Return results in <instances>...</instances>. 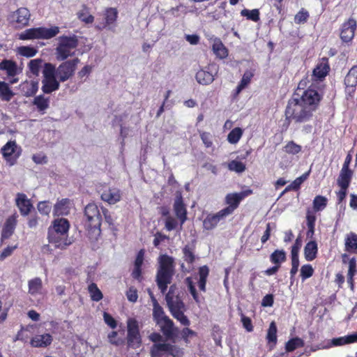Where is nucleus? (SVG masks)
Returning a JSON list of instances; mask_svg holds the SVG:
<instances>
[{
	"mask_svg": "<svg viewBox=\"0 0 357 357\" xmlns=\"http://www.w3.org/2000/svg\"><path fill=\"white\" fill-rule=\"evenodd\" d=\"M356 262L354 258H352L349 261V270L347 278H353L356 273Z\"/></svg>",
	"mask_w": 357,
	"mask_h": 357,
	"instance_id": "60",
	"label": "nucleus"
},
{
	"mask_svg": "<svg viewBox=\"0 0 357 357\" xmlns=\"http://www.w3.org/2000/svg\"><path fill=\"white\" fill-rule=\"evenodd\" d=\"M33 105L39 111H44L49 107V99L42 95L38 96L33 100Z\"/></svg>",
	"mask_w": 357,
	"mask_h": 357,
	"instance_id": "43",
	"label": "nucleus"
},
{
	"mask_svg": "<svg viewBox=\"0 0 357 357\" xmlns=\"http://www.w3.org/2000/svg\"><path fill=\"white\" fill-rule=\"evenodd\" d=\"M355 342H357V334H352L347 336L333 338L328 344L322 346L321 347L313 348L312 349V351H315L319 349H328L331 347L342 346L347 344L353 343Z\"/></svg>",
	"mask_w": 357,
	"mask_h": 357,
	"instance_id": "20",
	"label": "nucleus"
},
{
	"mask_svg": "<svg viewBox=\"0 0 357 357\" xmlns=\"http://www.w3.org/2000/svg\"><path fill=\"white\" fill-rule=\"evenodd\" d=\"M48 239L51 245L59 249H65L70 244L68 236L48 231Z\"/></svg>",
	"mask_w": 357,
	"mask_h": 357,
	"instance_id": "17",
	"label": "nucleus"
},
{
	"mask_svg": "<svg viewBox=\"0 0 357 357\" xmlns=\"http://www.w3.org/2000/svg\"><path fill=\"white\" fill-rule=\"evenodd\" d=\"M15 202L16 205L22 215L26 216L30 213L33 206L26 195L23 193H18L17 195Z\"/></svg>",
	"mask_w": 357,
	"mask_h": 357,
	"instance_id": "23",
	"label": "nucleus"
},
{
	"mask_svg": "<svg viewBox=\"0 0 357 357\" xmlns=\"http://www.w3.org/2000/svg\"><path fill=\"white\" fill-rule=\"evenodd\" d=\"M88 289L93 301H99L102 298V294L96 284L91 283Z\"/></svg>",
	"mask_w": 357,
	"mask_h": 357,
	"instance_id": "47",
	"label": "nucleus"
},
{
	"mask_svg": "<svg viewBox=\"0 0 357 357\" xmlns=\"http://www.w3.org/2000/svg\"><path fill=\"white\" fill-rule=\"evenodd\" d=\"M79 61V59L76 58L64 61L57 68H55V75L59 80L63 82L70 79L74 75Z\"/></svg>",
	"mask_w": 357,
	"mask_h": 357,
	"instance_id": "8",
	"label": "nucleus"
},
{
	"mask_svg": "<svg viewBox=\"0 0 357 357\" xmlns=\"http://www.w3.org/2000/svg\"><path fill=\"white\" fill-rule=\"evenodd\" d=\"M17 214H13L6 220L1 231V239H8L13 234L17 225Z\"/></svg>",
	"mask_w": 357,
	"mask_h": 357,
	"instance_id": "24",
	"label": "nucleus"
},
{
	"mask_svg": "<svg viewBox=\"0 0 357 357\" xmlns=\"http://www.w3.org/2000/svg\"><path fill=\"white\" fill-rule=\"evenodd\" d=\"M0 69L5 70L8 77H13L18 73V69L15 62L4 60L0 63Z\"/></svg>",
	"mask_w": 357,
	"mask_h": 357,
	"instance_id": "34",
	"label": "nucleus"
},
{
	"mask_svg": "<svg viewBox=\"0 0 357 357\" xmlns=\"http://www.w3.org/2000/svg\"><path fill=\"white\" fill-rule=\"evenodd\" d=\"M345 250L349 252H357V235L353 232L347 235L345 238Z\"/></svg>",
	"mask_w": 357,
	"mask_h": 357,
	"instance_id": "36",
	"label": "nucleus"
},
{
	"mask_svg": "<svg viewBox=\"0 0 357 357\" xmlns=\"http://www.w3.org/2000/svg\"><path fill=\"white\" fill-rule=\"evenodd\" d=\"M252 193L251 190H246L240 192L229 193L225 197V204L228 206L222 209V211L229 216L232 214L236 208H238L240 202Z\"/></svg>",
	"mask_w": 357,
	"mask_h": 357,
	"instance_id": "7",
	"label": "nucleus"
},
{
	"mask_svg": "<svg viewBox=\"0 0 357 357\" xmlns=\"http://www.w3.org/2000/svg\"><path fill=\"white\" fill-rule=\"evenodd\" d=\"M302 148L293 141L289 142L284 147V150L289 154L295 155L301 152Z\"/></svg>",
	"mask_w": 357,
	"mask_h": 357,
	"instance_id": "51",
	"label": "nucleus"
},
{
	"mask_svg": "<svg viewBox=\"0 0 357 357\" xmlns=\"http://www.w3.org/2000/svg\"><path fill=\"white\" fill-rule=\"evenodd\" d=\"M195 78L199 84L208 85L213 82L214 75L208 70L202 69L196 73Z\"/></svg>",
	"mask_w": 357,
	"mask_h": 357,
	"instance_id": "31",
	"label": "nucleus"
},
{
	"mask_svg": "<svg viewBox=\"0 0 357 357\" xmlns=\"http://www.w3.org/2000/svg\"><path fill=\"white\" fill-rule=\"evenodd\" d=\"M84 214L91 227L100 228L101 218L98 208L95 204H89L85 207Z\"/></svg>",
	"mask_w": 357,
	"mask_h": 357,
	"instance_id": "14",
	"label": "nucleus"
},
{
	"mask_svg": "<svg viewBox=\"0 0 357 357\" xmlns=\"http://www.w3.org/2000/svg\"><path fill=\"white\" fill-rule=\"evenodd\" d=\"M243 135V131L240 128H235L228 135L227 139L231 144L237 143Z\"/></svg>",
	"mask_w": 357,
	"mask_h": 357,
	"instance_id": "50",
	"label": "nucleus"
},
{
	"mask_svg": "<svg viewBox=\"0 0 357 357\" xmlns=\"http://www.w3.org/2000/svg\"><path fill=\"white\" fill-rule=\"evenodd\" d=\"M121 195L119 189L114 187L106 188L101 193V199L109 204H115L121 200Z\"/></svg>",
	"mask_w": 357,
	"mask_h": 357,
	"instance_id": "18",
	"label": "nucleus"
},
{
	"mask_svg": "<svg viewBox=\"0 0 357 357\" xmlns=\"http://www.w3.org/2000/svg\"><path fill=\"white\" fill-rule=\"evenodd\" d=\"M78 46V40L75 36H62L59 37L55 48V56L58 61H64L73 56Z\"/></svg>",
	"mask_w": 357,
	"mask_h": 357,
	"instance_id": "3",
	"label": "nucleus"
},
{
	"mask_svg": "<svg viewBox=\"0 0 357 357\" xmlns=\"http://www.w3.org/2000/svg\"><path fill=\"white\" fill-rule=\"evenodd\" d=\"M52 337L50 334L38 335L31 340V344L34 347H46L52 343Z\"/></svg>",
	"mask_w": 357,
	"mask_h": 357,
	"instance_id": "28",
	"label": "nucleus"
},
{
	"mask_svg": "<svg viewBox=\"0 0 357 357\" xmlns=\"http://www.w3.org/2000/svg\"><path fill=\"white\" fill-rule=\"evenodd\" d=\"M309 172H306L301 175V176L296 178L290 185H289L281 193L280 197L282 196L286 192H288L291 190H298L301 185L307 178L309 176Z\"/></svg>",
	"mask_w": 357,
	"mask_h": 357,
	"instance_id": "40",
	"label": "nucleus"
},
{
	"mask_svg": "<svg viewBox=\"0 0 357 357\" xmlns=\"http://www.w3.org/2000/svg\"><path fill=\"white\" fill-rule=\"evenodd\" d=\"M185 282L188 285V288L191 295L192 296L194 300L195 301V302L197 304H200V303L202 301L201 298L197 293V291L195 289V286L193 285L192 280L190 278H186Z\"/></svg>",
	"mask_w": 357,
	"mask_h": 357,
	"instance_id": "54",
	"label": "nucleus"
},
{
	"mask_svg": "<svg viewBox=\"0 0 357 357\" xmlns=\"http://www.w3.org/2000/svg\"><path fill=\"white\" fill-rule=\"evenodd\" d=\"M103 319L105 322L112 328H115L116 327V321L109 314L104 312Z\"/></svg>",
	"mask_w": 357,
	"mask_h": 357,
	"instance_id": "64",
	"label": "nucleus"
},
{
	"mask_svg": "<svg viewBox=\"0 0 357 357\" xmlns=\"http://www.w3.org/2000/svg\"><path fill=\"white\" fill-rule=\"evenodd\" d=\"M314 269L310 264L303 265L301 268V275L303 280H305L312 275Z\"/></svg>",
	"mask_w": 357,
	"mask_h": 357,
	"instance_id": "57",
	"label": "nucleus"
},
{
	"mask_svg": "<svg viewBox=\"0 0 357 357\" xmlns=\"http://www.w3.org/2000/svg\"><path fill=\"white\" fill-rule=\"evenodd\" d=\"M158 262L156 281L159 289L164 293L174 274V259L167 255H162L160 256Z\"/></svg>",
	"mask_w": 357,
	"mask_h": 357,
	"instance_id": "2",
	"label": "nucleus"
},
{
	"mask_svg": "<svg viewBox=\"0 0 357 357\" xmlns=\"http://www.w3.org/2000/svg\"><path fill=\"white\" fill-rule=\"evenodd\" d=\"M266 340L271 348H273L277 342V327L274 321L270 324L266 335Z\"/></svg>",
	"mask_w": 357,
	"mask_h": 357,
	"instance_id": "39",
	"label": "nucleus"
},
{
	"mask_svg": "<svg viewBox=\"0 0 357 357\" xmlns=\"http://www.w3.org/2000/svg\"><path fill=\"white\" fill-rule=\"evenodd\" d=\"M157 324L160 327L162 331L165 335L170 336L173 334L174 324L168 317L160 321Z\"/></svg>",
	"mask_w": 357,
	"mask_h": 357,
	"instance_id": "37",
	"label": "nucleus"
},
{
	"mask_svg": "<svg viewBox=\"0 0 357 357\" xmlns=\"http://www.w3.org/2000/svg\"><path fill=\"white\" fill-rule=\"evenodd\" d=\"M170 354L174 357H180L183 354L182 350L170 344H155L151 349L153 357H159L163 354Z\"/></svg>",
	"mask_w": 357,
	"mask_h": 357,
	"instance_id": "11",
	"label": "nucleus"
},
{
	"mask_svg": "<svg viewBox=\"0 0 357 357\" xmlns=\"http://www.w3.org/2000/svg\"><path fill=\"white\" fill-rule=\"evenodd\" d=\"M314 111L292 97L288 102L285 110L286 119L295 123H305L310 121Z\"/></svg>",
	"mask_w": 357,
	"mask_h": 357,
	"instance_id": "1",
	"label": "nucleus"
},
{
	"mask_svg": "<svg viewBox=\"0 0 357 357\" xmlns=\"http://www.w3.org/2000/svg\"><path fill=\"white\" fill-rule=\"evenodd\" d=\"M118 17V11L114 8H107L103 14L102 22L97 24L96 28L99 30L108 29L114 31Z\"/></svg>",
	"mask_w": 357,
	"mask_h": 357,
	"instance_id": "12",
	"label": "nucleus"
},
{
	"mask_svg": "<svg viewBox=\"0 0 357 357\" xmlns=\"http://www.w3.org/2000/svg\"><path fill=\"white\" fill-rule=\"evenodd\" d=\"M318 251L317 244L314 241L308 242L304 248L305 258L307 261H311L317 257Z\"/></svg>",
	"mask_w": 357,
	"mask_h": 357,
	"instance_id": "33",
	"label": "nucleus"
},
{
	"mask_svg": "<svg viewBox=\"0 0 357 357\" xmlns=\"http://www.w3.org/2000/svg\"><path fill=\"white\" fill-rule=\"evenodd\" d=\"M241 15L245 17L248 20L255 22L259 20V11L258 9H243L241 11Z\"/></svg>",
	"mask_w": 357,
	"mask_h": 357,
	"instance_id": "44",
	"label": "nucleus"
},
{
	"mask_svg": "<svg viewBox=\"0 0 357 357\" xmlns=\"http://www.w3.org/2000/svg\"><path fill=\"white\" fill-rule=\"evenodd\" d=\"M42 91L45 93H51L59 89V80L55 75V66L52 63L45 64L43 70Z\"/></svg>",
	"mask_w": 357,
	"mask_h": 357,
	"instance_id": "6",
	"label": "nucleus"
},
{
	"mask_svg": "<svg viewBox=\"0 0 357 357\" xmlns=\"http://www.w3.org/2000/svg\"><path fill=\"white\" fill-rule=\"evenodd\" d=\"M228 168L231 171H234L237 173H241L245 171V165L242 162L237 160H231L228 164Z\"/></svg>",
	"mask_w": 357,
	"mask_h": 357,
	"instance_id": "52",
	"label": "nucleus"
},
{
	"mask_svg": "<svg viewBox=\"0 0 357 357\" xmlns=\"http://www.w3.org/2000/svg\"><path fill=\"white\" fill-rule=\"evenodd\" d=\"M166 301L170 312L183 310L184 304L178 296H174L169 292L166 295Z\"/></svg>",
	"mask_w": 357,
	"mask_h": 357,
	"instance_id": "29",
	"label": "nucleus"
},
{
	"mask_svg": "<svg viewBox=\"0 0 357 357\" xmlns=\"http://www.w3.org/2000/svg\"><path fill=\"white\" fill-rule=\"evenodd\" d=\"M327 199L323 196H317L313 200V208L315 211H320L325 208Z\"/></svg>",
	"mask_w": 357,
	"mask_h": 357,
	"instance_id": "48",
	"label": "nucleus"
},
{
	"mask_svg": "<svg viewBox=\"0 0 357 357\" xmlns=\"http://www.w3.org/2000/svg\"><path fill=\"white\" fill-rule=\"evenodd\" d=\"M73 207V204L68 199L59 200L54 207V215H67Z\"/></svg>",
	"mask_w": 357,
	"mask_h": 357,
	"instance_id": "25",
	"label": "nucleus"
},
{
	"mask_svg": "<svg viewBox=\"0 0 357 357\" xmlns=\"http://www.w3.org/2000/svg\"><path fill=\"white\" fill-rule=\"evenodd\" d=\"M183 310H176L174 312H172V316L176 319L182 325L188 326L190 324V321L187 318V317L183 314Z\"/></svg>",
	"mask_w": 357,
	"mask_h": 357,
	"instance_id": "53",
	"label": "nucleus"
},
{
	"mask_svg": "<svg viewBox=\"0 0 357 357\" xmlns=\"http://www.w3.org/2000/svg\"><path fill=\"white\" fill-rule=\"evenodd\" d=\"M329 70V66L327 59H323L322 61L319 63L316 68L314 69L312 73V77L314 79H322L328 74Z\"/></svg>",
	"mask_w": 357,
	"mask_h": 357,
	"instance_id": "26",
	"label": "nucleus"
},
{
	"mask_svg": "<svg viewBox=\"0 0 357 357\" xmlns=\"http://www.w3.org/2000/svg\"><path fill=\"white\" fill-rule=\"evenodd\" d=\"M44 61L41 59H35L31 60L28 63L29 73L34 76H38L41 69L43 70L45 64Z\"/></svg>",
	"mask_w": 357,
	"mask_h": 357,
	"instance_id": "35",
	"label": "nucleus"
},
{
	"mask_svg": "<svg viewBox=\"0 0 357 357\" xmlns=\"http://www.w3.org/2000/svg\"><path fill=\"white\" fill-rule=\"evenodd\" d=\"M52 209V206L48 202H40L38 204V211L43 215H48Z\"/></svg>",
	"mask_w": 357,
	"mask_h": 357,
	"instance_id": "58",
	"label": "nucleus"
},
{
	"mask_svg": "<svg viewBox=\"0 0 357 357\" xmlns=\"http://www.w3.org/2000/svg\"><path fill=\"white\" fill-rule=\"evenodd\" d=\"M227 215L220 210L216 213L208 214L203 221V228L206 230H211L217 227L218 223Z\"/></svg>",
	"mask_w": 357,
	"mask_h": 357,
	"instance_id": "19",
	"label": "nucleus"
},
{
	"mask_svg": "<svg viewBox=\"0 0 357 357\" xmlns=\"http://www.w3.org/2000/svg\"><path fill=\"white\" fill-rule=\"evenodd\" d=\"M70 228V224L66 218H56L53 222L52 225L49 228L48 231L56 232L57 234H62V235L68 236V230Z\"/></svg>",
	"mask_w": 357,
	"mask_h": 357,
	"instance_id": "22",
	"label": "nucleus"
},
{
	"mask_svg": "<svg viewBox=\"0 0 357 357\" xmlns=\"http://www.w3.org/2000/svg\"><path fill=\"white\" fill-rule=\"evenodd\" d=\"M271 261L275 264L280 265L286 259V253L283 250H277L271 255Z\"/></svg>",
	"mask_w": 357,
	"mask_h": 357,
	"instance_id": "46",
	"label": "nucleus"
},
{
	"mask_svg": "<svg viewBox=\"0 0 357 357\" xmlns=\"http://www.w3.org/2000/svg\"><path fill=\"white\" fill-rule=\"evenodd\" d=\"M78 19L85 24H91L94 21V17L90 14L89 8L83 6L77 13Z\"/></svg>",
	"mask_w": 357,
	"mask_h": 357,
	"instance_id": "41",
	"label": "nucleus"
},
{
	"mask_svg": "<svg viewBox=\"0 0 357 357\" xmlns=\"http://www.w3.org/2000/svg\"><path fill=\"white\" fill-rule=\"evenodd\" d=\"M304 345L303 340L299 337L291 339L286 344V350L287 351H292L296 348L301 347Z\"/></svg>",
	"mask_w": 357,
	"mask_h": 357,
	"instance_id": "49",
	"label": "nucleus"
},
{
	"mask_svg": "<svg viewBox=\"0 0 357 357\" xmlns=\"http://www.w3.org/2000/svg\"><path fill=\"white\" fill-rule=\"evenodd\" d=\"M212 50L214 54L220 59H224L228 55L227 48L219 38H215L213 40Z\"/></svg>",
	"mask_w": 357,
	"mask_h": 357,
	"instance_id": "32",
	"label": "nucleus"
},
{
	"mask_svg": "<svg viewBox=\"0 0 357 357\" xmlns=\"http://www.w3.org/2000/svg\"><path fill=\"white\" fill-rule=\"evenodd\" d=\"M174 212L180 222L181 227L187 220V210L180 192H177L174 203Z\"/></svg>",
	"mask_w": 357,
	"mask_h": 357,
	"instance_id": "15",
	"label": "nucleus"
},
{
	"mask_svg": "<svg viewBox=\"0 0 357 357\" xmlns=\"http://www.w3.org/2000/svg\"><path fill=\"white\" fill-rule=\"evenodd\" d=\"M28 292L32 296L43 294V282L40 278H34L28 282Z\"/></svg>",
	"mask_w": 357,
	"mask_h": 357,
	"instance_id": "27",
	"label": "nucleus"
},
{
	"mask_svg": "<svg viewBox=\"0 0 357 357\" xmlns=\"http://www.w3.org/2000/svg\"><path fill=\"white\" fill-rule=\"evenodd\" d=\"M309 17V13L305 9H301L294 17L296 24H300L307 22Z\"/></svg>",
	"mask_w": 357,
	"mask_h": 357,
	"instance_id": "55",
	"label": "nucleus"
},
{
	"mask_svg": "<svg viewBox=\"0 0 357 357\" xmlns=\"http://www.w3.org/2000/svg\"><path fill=\"white\" fill-rule=\"evenodd\" d=\"M31 14L26 8H20L8 16V20L13 24H17V27L23 28L29 25Z\"/></svg>",
	"mask_w": 357,
	"mask_h": 357,
	"instance_id": "10",
	"label": "nucleus"
},
{
	"mask_svg": "<svg viewBox=\"0 0 357 357\" xmlns=\"http://www.w3.org/2000/svg\"><path fill=\"white\" fill-rule=\"evenodd\" d=\"M252 76L253 75L251 72H245L243 74V77L239 84L244 88H245L250 84Z\"/></svg>",
	"mask_w": 357,
	"mask_h": 357,
	"instance_id": "63",
	"label": "nucleus"
},
{
	"mask_svg": "<svg viewBox=\"0 0 357 357\" xmlns=\"http://www.w3.org/2000/svg\"><path fill=\"white\" fill-rule=\"evenodd\" d=\"M38 52V50L33 47L21 46L17 48V53L23 56L33 57Z\"/></svg>",
	"mask_w": 357,
	"mask_h": 357,
	"instance_id": "45",
	"label": "nucleus"
},
{
	"mask_svg": "<svg viewBox=\"0 0 357 357\" xmlns=\"http://www.w3.org/2000/svg\"><path fill=\"white\" fill-rule=\"evenodd\" d=\"M127 329L128 346L132 348H138L142 342L138 321L134 318H129L127 321Z\"/></svg>",
	"mask_w": 357,
	"mask_h": 357,
	"instance_id": "9",
	"label": "nucleus"
},
{
	"mask_svg": "<svg viewBox=\"0 0 357 357\" xmlns=\"http://www.w3.org/2000/svg\"><path fill=\"white\" fill-rule=\"evenodd\" d=\"M13 96L14 93L8 87V84L0 82V98L2 100L9 101Z\"/></svg>",
	"mask_w": 357,
	"mask_h": 357,
	"instance_id": "42",
	"label": "nucleus"
},
{
	"mask_svg": "<svg viewBox=\"0 0 357 357\" xmlns=\"http://www.w3.org/2000/svg\"><path fill=\"white\" fill-rule=\"evenodd\" d=\"M344 84L346 86V92L350 96H352L355 87L357 85V66H353L344 79Z\"/></svg>",
	"mask_w": 357,
	"mask_h": 357,
	"instance_id": "21",
	"label": "nucleus"
},
{
	"mask_svg": "<svg viewBox=\"0 0 357 357\" xmlns=\"http://www.w3.org/2000/svg\"><path fill=\"white\" fill-rule=\"evenodd\" d=\"M59 33L58 26H52L51 28L38 27L28 29L19 34V39L33 40V39H50L56 36Z\"/></svg>",
	"mask_w": 357,
	"mask_h": 357,
	"instance_id": "5",
	"label": "nucleus"
},
{
	"mask_svg": "<svg viewBox=\"0 0 357 357\" xmlns=\"http://www.w3.org/2000/svg\"><path fill=\"white\" fill-rule=\"evenodd\" d=\"M149 295L151 296V301L153 302V319L155 321L156 324L158 323L160 321L162 320L163 319L166 318L167 316L165 314V312L162 310V308L160 306L158 301L155 298V297L153 296L151 291H149Z\"/></svg>",
	"mask_w": 357,
	"mask_h": 357,
	"instance_id": "30",
	"label": "nucleus"
},
{
	"mask_svg": "<svg viewBox=\"0 0 357 357\" xmlns=\"http://www.w3.org/2000/svg\"><path fill=\"white\" fill-rule=\"evenodd\" d=\"M185 261L189 263H192L195 259V256L188 246H185L183 250Z\"/></svg>",
	"mask_w": 357,
	"mask_h": 357,
	"instance_id": "61",
	"label": "nucleus"
},
{
	"mask_svg": "<svg viewBox=\"0 0 357 357\" xmlns=\"http://www.w3.org/2000/svg\"><path fill=\"white\" fill-rule=\"evenodd\" d=\"M352 176V172L351 170L341 169L339 178L337 179V183L340 187L344 188H348L351 178Z\"/></svg>",
	"mask_w": 357,
	"mask_h": 357,
	"instance_id": "38",
	"label": "nucleus"
},
{
	"mask_svg": "<svg viewBox=\"0 0 357 357\" xmlns=\"http://www.w3.org/2000/svg\"><path fill=\"white\" fill-rule=\"evenodd\" d=\"M178 220L172 215H167L165 220V227L167 231L175 229L178 225Z\"/></svg>",
	"mask_w": 357,
	"mask_h": 357,
	"instance_id": "56",
	"label": "nucleus"
},
{
	"mask_svg": "<svg viewBox=\"0 0 357 357\" xmlns=\"http://www.w3.org/2000/svg\"><path fill=\"white\" fill-rule=\"evenodd\" d=\"M305 84L303 81L300 82L296 93L293 97L315 112L321 100V96L317 90L311 87L302 91L301 94L300 92Z\"/></svg>",
	"mask_w": 357,
	"mask_h": 357,
	"instance_id": "4",
	"label": "nucleus"
},
{
	"mask_svg": "<svg viewBox=\"0 0 357 357\" xmlns=\"http://www.w3.org/2000/svg\"><path fill=\"white\" fill-rule=\"evenodd\" d=\"M356 29V22L354 19H349L347 22L343 23L340 37L344 42L348 43L351 41L354 37L355 31Z\"/></svg>",
	"mask_w": 357,
	"mask_h": 357,
	"instance_id": "16",
	"label": "nucleus"
},
{
	"mask_svg": "<svg viewBox=\"0 0 357 357\" xmlns=\"http://www.w3.org/2000/svg\"><path fill=\"white\" fill-rule=\"evenodd\" d=\"M17 248V245L8 246L3 250L0 255V261H3L7 257H10L14 250Z\"/></svg>",
	"mask_w": 357,
	"mask_h": 357,
	"instance_id": "59",
	"label": "nucleus"
},
{
	"mask_svg": "<svg viewBox=\"0 0 357 357\" xmlns=\"http://www.w3.org/2000/svg\"><path fill=\"white\" fill-rule=\"evenodd\" d=\"M3 156L13 165L21 154V148L19 147L15 141L8 142L1 149Z\"/></svg>",
	"mask_w": 357,
	"mask_h": 357,
	"instance_id": "13",
	"label": "nucleus"
},
{
	"mask_svg": "<svg viewBox=\"0 0 357 357\" xmlns=\"http://www.w3.org/2000/svg\"><path fill=\"white\" fill-rule=\"evenodd\" d=\"M128 300L130 302L135 303L138 298V295L136 289L130 287L126 292Z\"/></svg>",
	"mask_w": 357,
	"mask_h": 357,
	"instance_id": "62",
	"label": "nucleus"
}]
</instances>
